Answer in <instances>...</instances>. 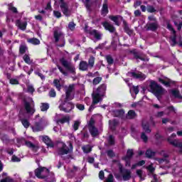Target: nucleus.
<instances>
[{"mask_svg":"<svg viewBox=\"0 0 182 182\" xmlns=\"http://www.w3.org/2000/svg\"><path fill=\"white\" fill-rule=\"evenodd\" d=\"M167 29H168V31H171L173 34L177 33V31H176L174 28H173V26L169 23H167Z\"/></svg>","mask_w":182,"mask_h":182,"instance_id":"nucleus-51","label":"nucleus"},{"mask_svg":"<svg viewBox=\"0 0 182 182\" xmlns=\"http://www.w3.org/2000/svg\"><path fill=\"white\" fill-rule=\"evenodd\" d=\"M106 90H107V85L102 84L97 88L96 92L104 97L106 95Z\"/></svg>","mask_w":182,"mask_h":182,"instance_id":"nucleus-18","label":"nucleus"},{"mask_svg":"<svg viewBox=\"0 0 182 182\" xmlns=\"http://www.w3.org/2000/svg\"><path fill=\"white\" fill-rule=\"evenodd\" d=\"M45 172L46 174H49V169L46 168V167L39 166L38 168L35 170V175L37 178H41L43 180L46 178V175H42V173Z\"/></svg>","mask_w":182,"mask_h":182,"instance_id":"nucleus-9","label":"nucleus"},{"mask_svg":"<svg viewBox=\"0 0 182 182\" xmlns=\"http://www.w3.org/2000/svg\"><path fill=\"white\" fill-rule=\"evenodd\" d=\"M149 87H150L151 93H153V95H154V96H156L157 99H161V96L164 95V88H163L161 85H159V84H157L156 81L154 80L151 81Z\"/></svg>","mask_w":182,"mask_h":182,"instance_id":"nucleus-3","label":"nucleus"},{"mask_svg":"<svg viewBox=\"0 0 182 182\" xmlns=\"http://www.w3.org/2000/svg\"><path fill=\"white\" fill-rule=\"evenodd\" d=\"M123 161H125V167H132V159L122 158Z\"/></svg>","mask_w":182,"mask_h":182,"instance_id":"nucleus-47","label":"nucleus"},{"mask_svg":"<svg viewBox=\"0 0 182 182\" xmlns=\"http://www.w3.org/2000/svg\"><path fill=\"white\" fill-rule=\"evenodd\" d=\"M106 60L109 66L114 63V59H113V57H112L110 55H106Z\"/></svg>","mask_w":182,"mask_h":182,"instance_id":"nucleus-41","label":"nucleus"},{"mask_svg":"<svg viewBox=\"0 0 182 182\" xmlns=\"http://www.w3.org/2000/svg\"><path fill=\"white\" fill-rule=\"evenodd\" d=\"M141 139L144 143H147V141H149V136L146 135V132H141Z\"/></svg>","mask_w":182,"mask_h":182,"instance_id":"nucleus-49","label":"nucleus"},{"mask_svg":"<svg viewBox=\"0 0 182 182\" xmlns=\"http://www.w3.org/2000/svg\"><path fill=\"white\" fill-rule=\"evenodd\" d=\"M128 76H129V77H133L134 79H140L141 80H144V79H146V75L140 71L131 70L128 72Z\"/></svg>","mask_w":182,"mask_h":182,"instance_id":"nucleus-12","label":"nucleus"},{"mask_svg":"<svg viewBox=\"0 0 182 182\" xmlns=\"http://www.w3.org/2000/svg\"><path fill=\"white\" fill-rule=\"evenodd\" d=\"M40 109L41 112H48L49 109V104L48 102H42Z\"/></svg>","mask_w":182,"mask_h":182,"instance_id":"nucleus-33","label":"nucleus"},{"mask_svg":"<svg viewBox=\"0 0 182 182\" xmlns=\"http://www.w3.org/2000/svg\"><path fill=\"white\" fill-rule=\"evenodd\" d=\"M11 161H13V163H19V161H21V159L16 156V155H13Z\"/></svg>","mask_w":182,"mask_h":182,"instance_id":"nucleus-56","label":"nucleus"},{"mask_svg":"<svg viewBox=\"0 0 182 182\" xmlns=\"http://www.w3.org/2000/svg\"><path fill=\"white\" fill-rule=\"evenodd\" d=\"M92 105H97L99 102H102L103 96H102L100 94H98L97 92L92 93Z\"/></svg>","mask_w":182,"mask_h":182,"instance_id":"nucleus-20","label":"nucleus"},{"mask_svg":"<svg viewBox=\"0 0 182 182\" xmlns=\"http://www.w3.org/2000/svg\"><path fill=\"white\" fill-rule=\"evenodd\" d=\"M42 123H43V118H41L39 122H35V126L32 127V130L34 133H36L38 132H42V130H43Z\"/></svg>","mask_w":182,"mask_h":182,"instance_id":"nucleus-15","label":"nucleus"},{"mask_svg":"<svg viewBox=\"0 0 182 182\" xmlns=\"http://www.w3.org/2000/svg\"><path fill=\"white\" fill-rule=\"evenodd\" d=\"M53 85L58 89V90H60L62 87V85H60V80L58 79H55L53 80Z\"/></svg>","mask_w":182,"mask_h":182,"instance_id":"nucleus-43","label":"nucleus"},{"mask_svg":"<svg viewBox=\"0 0 182 182\" xmlns=\"http://www.w3.org/2000/svg\"><path fill=\"white\" fill-rule=\"evenodd\" d=\"M88 130L92 137H97L99 136V129L96 127H91V128H88Z\"/></svg>","mask_w":182,"mask_h":182,"instance_id":"nucleus-24","label":"nucleus"},{"mask_svg":"<svg viewBox=\"0 0 182 182\" xmlns=\"http://www.w3.org/2000/svg\"><path fill=\"white\" fill-rule=\"evenodd\" d=\"M88 33L90 34L91 36H94L95 39L97 41H102V33L96 29L90 30Z\"/></svg>","mask_w":182,"mask_h":182,"instance_id":"nucleus-17","label":"nucleus"},{"mask_svg":"<svg viewBox=\"0 0 182 182\" xmlns=\"http://www.w3.org/2000/svg\"><path fill=\"white\" fill-rule=\"evenodd\" d=\"M75 174L76 173L73 169L69 170L67 173L68 178H73V177H75Z\"/></svg>","mask_w":182,"mask_h":182,"instance_id":"nucleus-50","label":"nucleus"},{"mask_svg":"<svg viewBox=\"0 0 182 182\" xmlns=\"http://www.w3.org/2000/svg\"><path fill=\"white\" fill-rule=\"evenodd\" d=\"M107 156H108V157L113 158L114 156V152L113 151V150L109 149L107 151Z\"/></svg>","mask_w":182,"mask_h":182,"instance_id":"nucleus-62","label":"nucleus"},{"mask_svg":"<svg viewBox=\"0 0 182 182\" xmlns=\"http://www.w3.org/2000/svg\"><path fill=\"white\" fill-rule=\"evenodd\" d=\"M118 167L119 171L120 174L122 176L123 181H129V180L132 178V171L127 168H124L121 163L118 164Z\"/></svg>","mask_w":182,"mask_h":182,"instance_id":"nucleus-6","label":"nucleus"},{"mask_svg":"<svg viewBox=\"0 0 182 182\" xmlns=\"http://www.w3.org/2000/svg\"><path fill=\"white\" fill-rule=\"evenodd\" d=\"M107 141L109 146H114V144H116V139H114L113 135L109 136Z\"/></svg>","mask_w":182,"mask_h":182,"instance_id":"nucleus-35","label":"nucleus"},{"mask_svg":"<svg viewBox=\"0 0 182 182\" xmlns=\"http://www.w3.org/2000/svg\"><path fill=\"white\" fill-rule=\"evenodd\" d=\"M22 141L25 142V145L29 149H36V145L33 144L31 141H26L24 138L17 139V143H22Z\"/></svg>","mask_w":182,"mask_h":182,"instance_id":"nucleus-21","label":"nucleus"},{"mask_svg":"<svg viewBox=\"0 0 182 182\" xmlns=\"http://www.w3.org/2000/svg\"><path fill=\"white\" fill-rule=\"evenodd\" d=\"M129 53H132L134 56V59H139L140 58V53L136 50V49L131 50Z\"/></svg>","mask_w":182,"mask_h":182,"instance_id":"nucleus-39","label":"nucleus"},{"mask_svg":"<svg viewBox=\"0 0 182 182\" xmlns=\"http://www.w3.org/2000/svg\"><path fill=\"white\" fill-rule=\"evenodd\" d=\"M82 150H83L84 153H86L87 154L90 153V151H92V147H90V146H86V147L83 146Z\"/></svg>","mask_w":182,"mask_h":182,"instance_id":"nucleus-58","label":"nucleus"},{"mask_svg":"<svg viewBox=\"0 0 182 182\" xmlns=\"http://www.w3.org/2000/svg\"><path fill=\"white\" fill-rule=\"evenodd\" d=\"M82 1L83 2L87 9H90V0H82Z\"/></svg>","mask_w":182,"mask_h":182,"instance_id":"nucleus-55","label":"nucleus"},{"mask_svg":"<svg viewBox=\"0 0 182 182\" xmlns=\"http://www.w3.org/2000/svg\"><path fill=\"white\" fill-rule=\"evenodd\" d=\"M24 109L28 114H34L36 109H35V105H31V102H28L26 100H23Z\"/></svg>","mask_w":182,"mask_h":182,"instance_id":"nucleus-11","label":"nucleus"},{"mask_svg":"<svg viewBox=\"0 0 182 182\" xmlns=\"http://www.w3.org/2000/svg\"><path fill=\"white\" fill-rule=\"evenodd\" d=\"M73 90H75V85H70L65 91V100H73L75 99V96L72 95Z\"/></svg>","mask_w":182,"mask_h":182,"instance_id":"nucleus-13","label":"nucleus"},{"mask_svg":"<svg viewBox=\"0 0 182 182\" xmlns=\"http://www.w3.org/2000/svg\"><path fill=\"white\" fill-rule=\"evenodd\" d=\"M75 26H76V24L73 21H70L68 23V28H69L70 31H75Z\"/></svg>","mask_w":182,"mask_h":182,"instance_id":"nucleus-52","label":"nucleus"},{"mask_svg":"<svg viewBox=\"0 0 182 182\" xmlns=\"http://www.w3.org/2000/svg\"><path fill=\"white\" fill-rule=\"evenodd\" d=\"M146 31H151L156 32L159 29V21L147 23L146 25Z\"/></svg>","mask_w":182,"mask_h":182,"instance_id":"nucleus-16","label":"nucleus"},{"mask_svg":"<svg viewBox=\"0 0 182 182\" xmlns=\"http://www.w3.org/2000/svg\"><path fill=\"white\" fill-rule=\"evenodd\" d=\"M109 18L112 21V22H114L115 25L117 26H120V22H119V18L122 21L123 23V29L124 32L128 35V36H132L133 35L134 31L129 26V23L124 18H123L122 16L117 15V16H109Z\"/></svg>","mask_w":182,"mask_h":182,"instance_id":"nucleus-1","label":"nucleus"},{"mask_svg":"<svg viewBox=\"0 0 182 182\" xmlns=\"http://www.w3.org/2000/svg\"><path fill=\"white\" fill-rule=\"evenodd\" d=\"M48 95L50 97H56V91H55V89H51Z\"/></svg>","mask_w":182,"mask_h":182,"instance_id":"nucleus-59","label":"nucleus"},{"mask_svg":"<svg viewBox=\"0 0 182 182\" xmlns=\"http://www.w3.org/2000/svg\"><path fill=\"white\" fill-rule=\"evenodd\" d=\"M0 139L4 144H9L11 143V139L6 134H0Z\"/></svg>","mask_w":182,"mask_h":182,"instance_id":"nucleus-23","label":"nucleus"},{"mask_svg":"<svg viewBox=\"0 0 182 182\" xmlns=\"http://www.w3.org/2000/svg\"><path fill=\"white\" fill-rule=\"evenodd\" d=\"M53 16L59 19V18H62V13L59 11H53Z\"/></svg>","mask_w":182,"mask_h":182,"instance_id":"nucleus-54","label":"nucleus"},{"mask_svg":"<svg viewBox=\"0 0 182 182\" xmlns=\"http://www.w3.org/2000/svg\"><path fill=\"white\" fill-rule=\"evenodd\" d=\"M173 36L170 37V39L171 41V42L173 43L171 45V46H176V45H177V34H173Z\"/></svg>","mask_w":182,"mask_h":182,"instance_id":"nucleus-42","label":"nucleus"},{"mask_svg":"<svg viewBox=\"0 0 182 182\" xmlns=\"http://www.w3.org/2000/svg\"><path fill=\"white\" fill-rule=\"evenodd\" d=\"M60 63H61L62 66L67 69V70H69L72 75H76V68H75V66L70 65V63H69L68 60H65V58H61L60 59Z\"/></svg>","mask_w":182,"mask_h":182,"instance_id":"nucleus-8","label":"nucleus"},{"mask_svg":"<svg viewBox=\"0 0 182 182\" xmlns=\"http://www.w3.org/2000/svg\"><path fill=\"white\" fill-rule=\"evenodd\" d=\"M145 156L147 159H151L156 156V151H152L151 149L146 150Z\"/></svg>","mask_w":182,"mask_h":182,"instance_id":"nucleus-28","label":"nucleus"},{"mask_svg":"<svg viewBox=\"0 0 182 182\" xmlns=\"http://www.w3.org/2000/svg\"><path fill=\"white\" fill-rule=\"evenodd\" d=\"M21 122L25 129H28L31 126V122L27 119H21Z\"/></svg>","mask_w":182,"mask_h":182,"instance_id":"nucleus-36","label":"nucleus"},{"mask_svg":"<svg viewBox=\"0 0 182 182\" xmlns=\"http://www.w3.org/2000/svg\"><path fill=\"white\" fill-rule=\"evenodd\" d=\"M28 43H31L32 45H40L41 44V41L38 38H30L28 40Z\"/></svg>","mask_w":182,"mask_h":182,"instance_id":"nucleus-34","label":"nucleus"},{"mask_svg":"<svg viewBox=\"0 0 182 182\" xmlns=\"http://www.w3.org/2000/svg\"><path fill=\"white\" fill-rule=\"evenodd\" d=\"M116 117H123L124 116V109H118L114 112Z\"/></svg>","mask_w":182,"mask_h":182,"instance_id":"nucleus-38","label":"nucleus"},{"mask_svg":"<svg viewBox=\"0 0 182 182\" xmlns=\"http://www.w3.org/2000/svg\"><path fill=\"white\" fill-rule=\"evenodd\" d=\"M73 151V144L72 143L69 144V147L66 144L63 143V145L61 147L58 148V156H60L62 160H64V161H67V160H70V159H73V156L72 155L69 154V153H71ZM65 154H69L66 155Z\"/></svg>","mask_w":182,"mask_h":182,"instance_id":"nucleus-2","label":"nucleus"},{"mask_svg":"<svg viewBox=\"0 0 182 182\" xmlns=\"http://www.w3.org/2000/svg\"><path fill=\"white\" fill-rule=\"evenodd\" d=\"M9 11H11L13 14H18V9L14 6H9Z\"/></svg>","mask_w":182,"mask_h":182,"instance_id":"nucleus-57","label":"nucleus"},{"mask_svg":"<svg viewBox=\"0 0 182 182\" xmlns=\"http://www.w3.org/2000/svg\"><path fill=\"white\" fill-rule=\"evenodd\" d=\"M107 14H109V6H107V4H103L101 9V15L102 16H106Z\"/></svg>","mask_w":182,"mask_h":182,"instance_id":"nucleus-25","label":"nucleus"},{"mask_svg":"<svg viewBox=\"0 0 182 182\" xmlns=\"http://www.w3.org/2000/svg\"><path fill=\"white\" fill-rule=\"evenodd\" d=\"M58 70L60 72V73H63L64 76H68V75H69V73L65 70H63V68L60 66H58Z\"/></svg>","mask_w":182,"mask_h":182,"instance_id":"nucleus-61","label":"nucleus"},{"mask_svg":"<svg viewBox=\"0 0 182 182\" xmlns=\"http://www.w3.org/2000/svg\"><path fill=\"white\" fill-rule=\"evenodd\" d=\"M103 28H105V31H108L110 33H115L117 35V32H116V27L112 24H110L107 21H105L102 23Z\"/></svg>","mask_w":182,"mask_h":182,"instance_id":"nucleus-14","label":"nucleus"},{"mask_svg":"<svg viewBox=\"0 0 182 182\" xmlns=\"http://www.w3.org/2000/svg\"><path fill=\"white\" fill-rule=\"evenodd\" d=\"M118 124L119 121H117V119H113L112 123L111 124V130H115Z\"/></svg>","mask_w":182,"mask_h":182,"instance_id":"nucleus-48","label":"nucleus"},{"mask_svg":"<svg viewBox=\"0 0 182 182\" xmlns=\"http://www.w3.org/2000/svg\"><path fill=\"white\" fill-rule=\"evenodd\" d=\"M70 100H72L64 99L63 103L58 107L61 112H64V113H70V112L75 109V104L70 102Z\"/></svg>","mask_w":182,"mask_h":182,"instance_id":"nucleus-5","label":"nucleus"},{"mask_svg":"<svg viewBox=\"0 0 182 182\" xmlns=\"http://www.w3.org/2000/svg\"><path fill=\"white\" fill-rule=\"evenodd\" d=\"M70 122V117L67 116L64 117L58 120V123H60L61 124H65V123H69Z\"/></svg>","mask_w":182,"mask_h":182,"instance_id":"nucleus-32","label":"nucleus"},{"mask_svg":"<svg viewBox=\"0 0 182 182\" xmlns=\"http://www.w3.org/2000/svg\"><path fill=\"white\" fill-rule=\"evenodd\" d=\"M53 38L55 39V43H58L59 42V40L61 38L60 42H62L61 44H59V48H63L65 47V45L66 43V41H65V35H63V33L58 31H55L53 32Z\"/></svg>","mask_w":182,"mask_h":182,"instance_id":"nucleus-7","label":"nucleus"},{"mask_svg":"<svg viewBox=\"0 0 182 182\" xmlns=\"http://www.w3.org/2000/svg\"><path fill=\"white\" fill-rule=\"evenodd\" d=\"M28 49V47L26 46L21 45L19 47V53L20 55H24V53H26V50Z\"/></svg>","mask_w":182,"mask_h":182,"instance_id":"nucleus-44","label":"nucleus"},{"mask_svg":"<svg viewBox=\"0 0 182 182\" xmlns=\"http://www.w3.org/2000/svg\"><path fill=\"white\" fill-rule=\"evenodd\" d=\"M27 92L28 93H33V92H35V88L32 85H28Z\"/></svg>","mask_w":182,"mask_h":182,"instance_id":"nucleus-63","label":"nucleus"},{"mask_svg":"<svg viewBox=\"0 0 182 182\" xmlns=\"http://www.w3.org/2000/svg\"><path fill=\"white\" fill-rule=\"evenodd\" d=\"M171 95H173L176 99H181V95H180V91L177 90H171Z\"/></svg>","mask_w":182,"mask_h":182,"instance_id":"nucleus-37","label":"nucleus"},{"mask_svg":"<svg viewBox=\"0 0 182 182\" xmlns=\"http://www.w3.org/2000/svg\"><path fill=\"white\" fill-rule=\"evenodd\" d=\"M16 26H18L21 31H26V26H28V22H22L21 20L18 19L16 21Z\"/></svg>","mask_w":182,"mask_h":182,"instance_id":"nucleus-22","label":"nucleus"},{"mask_svg":"<svg viewBox=\"0 0 182 182\" xmlns=\"http://www.w3.org/2000/svg\"><path fill=\"white\" fill-rule=\"evenodd\" d=\"M23 59L25 63H27V65H31L32 63V61L31 60V57H29L28 54H25L23 57Z\"/></svg>","mask_w":182,"mask_h":182,"instance_id":"nucleus-45","label":"nucleus"},{"mask_svg":"<svg viewBox=\"0 0 182 182\" xmlns=\"http://www.w3.org/2000/svg\"><path fill=\"white\" fill-rule=\"evenodd\" d=\"M9 83L11 85H19V81L17 79L15 78H11Z\"/></svg>","mask_w":182,"mask_h":182,"instance_id":"nucleus-60","label":"nucleus"},{"mask_svg":"<svg viewBox=\"0 0 182 182\" xmlns=\"http://www.w3.org/2000/svg\"><path fill=\"white\" fill-rule=\"evenodd\" d=\"M136 112L133 109H130L129 111H128L126 117L127 119H129V120H132L133 119H134V117H136Z\"/></svg>","mask_w":182,"mask_h":182,"instance_id":"nucleus-27","label":"nucleus"},{"mask_svg":"<svg viewBox=\"0 0 182 182\" xmlns=\"http://www.w3.org/2000/svg\"><path fill=\"white\" fill-rule=\"evenodd\" d=\"M146 11L149 14H154V13L157 12V10L154 8V6H151V5H147Z\"/></svg>","mask_w":182,"mask_h":182,"instance_id":"nucleus-40","label":"nucleus"},{"mask_svg":"<svg viewBox=\"0 0 182 182\" xmlns=\"http://www.w3.org/2000/svg\"><path fill=\"white\" fill-rule=\"evenodd\" d=\"M0 182H14V180L11 178H9L8 177H6L0 181Z\"/></svg>","mask_w":182,"mask_h":182,"instance_id":"nucleus-64","label":"nucleus"},{"mask_svg":"<svg viewBox=\"0 0 182 182\" xmlns=\"http://www.w3.org/2000/svg\"><path fill=\"white\" fill-rule=\"evenodd\" d=\"M102 77H97L93 79L92 85H94V86H96V85H99V83H100V82H102Z\"/></svg>","mask_w":182,"mask_h":182,"instance_id":"nucleus-46","label":"nucleus"},{"mask_svg":"<svg viewBox=\"0 0 182 182\" xmlns=\"http://www.w3.org/2000/svg\"><path fill=\"white\" fill-rule=\"evenodd\" d=\"M95 58L93 55H91L88 59V63L85 60H81L79 64V69L82 70V72H86L89 68L93 69V66H95Z\"/></svg>","mask_w":182,"mask_h":182,"instance_id":"nucleus-4","label":"nucleus"},{"mask_svg":"<svg viewBox=\"0 0 182 182\" xmlns=\"http://www.w3.org/2000/svg\"><path fill=\"white\" fill-rule=\"evenodd\" d=\"M60 8L61 9V12H63L65 16L69 18L70 16V10H69V5L65 0H59Z\"/></svg>","mask_w":182,"mask_h":182,"instance_id":"nucleus-10","label":"nucleus"},{"mask_svg":"<svg viewBox=\"0 0 182 182\" xmlns=\"http://www.w3.org/2000/svg\"><path fill=\"white\" fill-rule=\"evenodd\" d=\"M142 129L145 133H151V129H150V124L149 123H142Z\"/></svg>","mask_w":182,"mask_h":182,"instance_id":"nucleus-30","label":"nucleus"},{"mask_svg":"<svg viewBox=\"0 0 182 182\" xmlns=\"http://www.w3.org/2000/svg\"><path fill=\"white\" fill-rule=\"evenodd\" d=\"M133 156H134V151H133V149H128L127 151V156H122V159H132L133 158Z\"/></svg>","mask_w":182,"mask_h":182,"instance_id":"nucleus-29","label":"nucleus"},{"mask_svg":"<svg viewBox=\"0 0 182 182\" xmlns=\"http://www.w3.org/2000/svg\"><path fill=\"white\" fill-rule=\"evenodd\" d=\"M79 126H80V122L79 121H75L73 126L75 132H76L77 130H79Z\"/></svg>","mask_w":182,"mask_h":182,"instance_id":"nucleus-53","label":"nucleus"},{"mask_svg":"<svg viewBox=\"0 0 182 182\" xmlns=\"http://www.w3.org/2000/svg\"><path fill=\"white\" fill-rule=\"evenodd\" d=\"M159 82L161 83L162 85H164L166 87H171V81H166L163 80V78L159 77Z\"/></svg>","mask_w":182,"mask_h":182,"instance_id":"nucleus-31","label":"nucleus"},{"mask_svg":"<svg viewBox=\"0 0 182 182\" xmlns=\"http://www.w3.org/2000/svg\"><path fill=\"white\" fill-rule=\"evenodd\" d=\"M41 139L43 143H45V144L48 146V147H51V148L55 147V144H53V141H52V139H50V138H49L48 136H42Z\"/></svg>","mask_w":182,"mask_h":182,"instance_id":"nucleus-19","label":"nucleus"},{"mask_svg":"<svg viewBox=\"0 0 182 182\" xmlns=\"http://www.w3.org/2000/svg\"><path fill=\"white\" fill-rule=\"evenodd\" d=\"M167 141L170 144H172V146H174V147H181V142L178 141L177 140H171V137H168Z\"/></svg>","mask_w":182,"mask_h":182,"instance_id":"nucleus-26","label":"nucleus"}]
</instances>
